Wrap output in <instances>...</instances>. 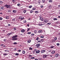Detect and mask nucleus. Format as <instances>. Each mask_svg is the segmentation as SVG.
Returning a JSON list of instances; mask_svg holds the SVG:
<instances>
[{
  "instance_id": "nucleus-1",
  "label": "nucleus",
  "mask_w": 60,
  "mask_h": 60,
  "mask_svg": "<svg viewBox=\"0 0 60 60\" xmlns=\"http://www.w3.org/2000/svg\"><path fill=\"white\" fill-rule=\"evenodd\" d=\"M18 37V36L17 35H15L14 36L12 37V38H13L12 40H13L14 41H17L18 40V38H16Z\"/></svg>"
},
{
  "instance_id": "nucleus-2",
  "label": "nucleus",
  "mask_w": 60,
  "mask_h": 60,
  "mask_svg": "<svg viewBox=\"0 0 60 60\" xmlns=\"http://www.w3.org/2000/svg\"><path fill=\"white\" fill-rule=\"evenodd\" d=\"M40 45H40V44H36V46H37V48H40Z\"/></svg>"
},
{
  "instance_id": "nucleus-3",
  "label": "nucleus",
  "mask_w": 60,
  "mask_h": 60,
  "mask_svg": "<svg viewBox=\"0 0 60 60\" xmlns=\"http://www.w3.org/2000/svg\"><path fill=\"white\" fill-rule=\"evenodd\" d=\"M45 51H46L45 50H41V53H44V52H45Z\"/></svg>"
},
{
  "instance_id": "nucleus-4",
  "label": "nucleus",
  "mask_w": 60,
  "mask_h": 60,
  "mask_svg": "<svg viewBox=\"0 0 60 60\" xmlns=\"http://www.w3.org/2000/svg\"><path fill=\"white\" fill-rule=\"evenodd\" d=\"M47 56H48L47 55H43V58H46V57H47Z\"/></svg>"
},
{
  "instance_id": "nucleus-5",
  "label": "nucleus",
  "mask_w": 60,
  "mask_h": 60,
  "mask_svg": "<svg viewBox=\"0 0 60 60\" xmlns=\"http://www.w3.org/2000/svg\"><path fill=\"white\" fill-rule=\"evenodd\" d=\"M60 56V55H59L58 53H57L55 55V56L56 57H57L58 56Z\"/></svg>"
},
{
  "instance_id": "nucleus-6",
  "label": "nucleus",
  "mask_w": 60,
  "mask_h": 60,
  "mask_svg": "<svg viewBox=\"0 0 60 60\" xmlns=\"http://www.w3.org/2000/svg\"><path fill=\"white\" fill-rule=\"evenodd\" d=\"M49 22V20H48L45 19L44 21V22L45 23H47V22Z\"/></svg>"
},
{
  "instance_id": "nucleus-7",
  "label": "nucleus",
  "mask_w": 60,
  "mask_h": 60,
  "mask_svg": "<svg viewBox=\"0 0 60 60\" xmlns=\"http://www.w3.org/2000/svg\"><path fill=\"white\" fill-rule=\"evenodd\" d=\"M5 6L7 8H10V5H5Z\"/></svg>"
},
{
  "instance_id": "nucleus-8",
  "label": "nucleus",
  "mask_w": 60,
  "mask_h": 60,
  "mask_svg": "<svg viewBox=\"0 0 60 60\" xmlns=\"http://www.w3.org/2000/svg\"><path fill=\"white\" fill-rule=\"evenodd\" d=\"M40 52V50H38V51H36V53H39Z\"/></svg>"
},
{
  "instance_id": "nucleus-9",
  "label": "nucleus",
  "mask_w": 60,
  "mask_h": 60,
  "mask_svg": "<svg viewBox=\"0 0 60 60\" xmlns=\"http://www.w3.org/2000/svg\"><path fill=\"white\" fill-rule=\"evenodd\" d=\"M19 19H21V20H23V19H24V18H22V17L21 16L19 18Z\"/></svg>"
},
{
  "instance_id": "nucleus-10",
  "label": "nucleus",
  "mask_w": 60,
  "mask_h": 60,
  "mask_svg": "<svg viewBox=\"0 0 60 60\" xmlns=\"http://www.w3.org/2000/svg\"><path fill=\"white\" fill-rule=\"evenodd\" d=\"M26 52L25 51H22V53L23 54H25V53Z\"/></svg>"
},
{
  "instance_id": "nucleus-11",
  "label": "nucleus",
  "mask_w": 60,
  "mask_h": 60,
  "mask_svg": "<svg viewBox=\"0 0 60 60\" xmlns=\"http://www.w3.org/2000/svg\"><path fill=\"white\" fill-rule=\"evenodd\" d=\"M21 31L22 33H24L25 32V30L24 29L22 30H21Z\"/></svg>"
},
{
  "instance_id": "nucleus-12",
  "label": "nucleus",
  "mask_w": 60,
  "mask_h": 60,
  "mask_svg": "<svg viewBox=\"0 0 60 60\" xmlns=\"http://www.w3.org/2000/svg\"><path fill=\"white\" fill-rule=\"evenodd\" d=\"M13 34V33H12V32H11L9 33L7 35H11V34Z\"/></svg>"
},
{
  "instance_id": "nucleus-13",
  "label": "nucleus",
  "mask_w": 60,
  "mask_h": 60,
  "mask_svg": "<svg viewBox=\"0 0 60 60\" xmlns=\"http://www.w3.org/2000/svg\"><path fill=\"white\" fill-rule=\"evenodd\" d=\"M55 53V51H53L52 52V54H54Z\"/></svg>"
},
{
  "instance_id": "nucleus-14",
  "label": "nucleus",
  "mask_w": 60,
  "mask_h": 60,
  "mask_svg": "<svg viewBox=\"0 0 60 60\" xmlns=\"http://www.w3.org/2000/svg\"><path fill=\"white\" fill-rule=\"evenodd\" d=\"M4 9V8L3 7H2L0 8V10H1V9L2 10H3V9Z\"/></svg>"
},
{
  "instance_id": "nucleus-15",
  "label": "nucleus",
  "mask_w": 60,
  "mask_h": 60,
  "mask_svg": "<svg viewBox=\"0 0 60 60\" xmlns=\"http://www.w3.org/2000/svg\"><path fill=\"white\" fill-rule=\"evenodd\" d=\"M40 19H41L42 21H43V18L42 17H41Z\"/></svg>"
},
{
  "instance_id": "nucleus-16",
  "label": "nucleus",
  "mask_w": 60,
  "mask_h": 60,
  "mask_svg": "<svg viewBox=\"0 0 60 60\" xmlns=\"http://www.w3.org/2000/svg\"><path fill=\"white\" fill-rule=\"evenodd\" d=\"M16 11H17L15 10H13L12 11L14 13H16Z\"/></svg>"
},
{
  "instance_id": "nucleus-17",
  "label": "nucleus",
  "mask_w": 60,
  "mask_h": 60,
  "mask_svg": "<svg viewBox=\"0 0 60 60\" xmlns=\"http://www.w3.org/2000/svg\"><path fill=\"white\" fill-rule=\"evenodd\" d=\"M30 58V59H35V57H32L31 58Z\"/></svg>"
},
{
  "instance_id": "nucleus-18",
  "label": "nucleus",
  "mask_w": 60,
  "mask_h": 60,
  "mask_svg": "<svg viewBox=\"0 0 60 60\" xmlns=\"http://www.w3.org/2000/svg\"><path fill=\"white\" fill-rule=\"evenodd\" d=\"M54 20H57V19L56 18H55L53 19Z\"/></svg>"
},
{
  "instance_id": "nucleus-19",
  "label": "nucleus",
  "mask_w": 60,
  "mask_h": 60,
  "mask_svg": "<svg viewBox=\"0 0 60 60\" xmlns=\"http://www.w3.org/2000/svg\"><path fill=\"white\" fill-rule=\"evenodd\" d=\"M54 48V46H51L50 47V49H53Z\"/></svg>"
},
{
  "instance_id": "nucleus-20",
  "label": "nucleus",
  "mask_w": 60,
  "mask_h": 60,
  "mask_svg": "<svg viewBox=\"0 0 60 60\" xmlns=\"http://www.w3.org/2000/svg\"><path fill=\"white\" fill-rule=\"evenodd\" d=\"M26 10H24L23 11V12L24 13H26Z\"/></svg>"
},
{
  "instance_id": "nucleus-21",
  "label": "nucleus",
  "mask_w": 60,
  "mask_h": 60,
  "mask_svg": "<svg viewBox=\"0 0 60 60\" xmlns=\"http://www.w3.org/2000/svg\"><path fill=\"white\" fill-rule=\"evenodd\" d=\"M31 40H28V43H30L31 42Z\"/></svg>"
},
{
  "instance_id": "nucleus-22",
  "label": "nucleus",
  "mask_w": 60,
  "mask_h": 60,
  "mask_svg": "<svg viewBox=\"0 0 60 60\" xmlns=\"http://www.w3.org/2000/svg\"><path fill=\"white\" fill-rule=\"evenodd\" d=\"M32 10H36V8H33L32 9Z\"/></svg>"
},
{
  "instance_id": "nucleus-23",
  "label": "nucleus",
  "mask_w": 60,
  "mask_h": 60,
  "mask_svg": "<svg viewBox=\"0 0 60 60\" xmlns=\"http://www.w3.org/2000/svg\"><path fill=\"white\" fill-rule=\"evenodd\" d=\"M15 55H16V56H19V54L18 53H15Z\"/></svg>"
},
{
  "instance_id": "nucleus-24",
  "label": "nucleus",
  "mask_w": 60,
  "mask_h": 60,
  "mask_svg": "<svg viewBox=\"0 0 60 60\" xmlns=\"http://www.w3.org/2000/svg\"><path fill=\"white\" fill-rule=\"evenodd\" d=\"M39 39H40L38 37H37L36 39V40H37V41H38V40H39Z\"/></svg>"
},
{
  "instance_id": "nucleus-25",
  "label": "nucleus",
  "mask_w": 60,
  "mask_h": 60,
  "mask_svg": "<svg viewBox=\"0 0 60 60\" xmlns=\"http://www.w3.org/2000/svg\"><path fill=\"white\" fill-rule=\"evenodd\" d=\"M29 57H30V58H31V57H33V56H32L31 55H30L29 56Z\"/></svg>"
},
{
  "instance_id": "nucleus-26",
  "label": "nucleus",
  "mask_w": 60,
  "mask_h": 60,
  "mask_svg": "<svg viewBox=\"0 0 60 60\" xmlns=\"http://www.w3.org/2000/svg\"><path fill=\"white\" fill-rule=\"evenodd\" d=\"M38 13L39 12L38 11H35V13Z\"/></svg>"
},
{
  "instance_id": "nucleus-27",
  "label": "nucleus",
  "mask_w": 60,
  "mask_h": 60,
  "mask_svg": "<svg viewBox=\"0 0 60 60\" xmlns=\"http://www.w3.org/2000/svg\"><path fill=\"white\" fill-rule=\"evenodd\" d=\"M52 0H49V2H50V3H52Z\"/></svg>"
},
{
  "instance_id": "nucleus-28",
  "label": "nucleus",
  "mask_w": 60,
  "mask_h": 60,
  "mask_svg": "<svg viewBox=\"0 0 60 60\" xmlns=\"http://www.w3.org/2000/svg\"><path fill=\"white\" fill-rule=\"evenodd\" d=\"M49 8H52V6H49Z\"/></svg>"
},
{
  "instance_id": "nucleus-29",
  "label": "nucleus",
  "mask_w": 60,
  "mask_h": 60,
  "mask_svg": "<svg viewBox=\"0 0 60 60\" xmlns=\"http://www.w3.org/2000/svg\"><path fill=\"white\" fill-rule=\"evenodd\" d=\"M9 18V17L8 16H7L6 17V19H8Z\"/></svg>"
},
{
  "instance_id": "nucleus-30",
  "label": "nucleus",
  "mask_w": 60,
  "mask_h": 60,
  "mask_svg": "<svg viewBox=\"0 0 60 60\" xmlns=\"http://www.w3.org/2000/svg\"><path fill=\"white\" fill-rule=\"evenodd\" d=\"M4 56H6L7 55V53H3Z\"/></svg>"
},
{
  "instance_id": "nucleus-31",
  "label": "nucleus",
  "mask_w": 60,
  "mask_h": 60,
  "mask_svg": "<svg viewBox=\"0 0 60 60\" xmlns=\"http://www.w3.org/2000/svg\"><path fill=\"white\" fill-rule=\"evenodd\" d=\"M52 42H55V40L53 39L52 40Z\"/></svg>"
},
{
  "instance_id": "nucleus-32",
  "label": "nucleus",
  "mask_w": 60,
  "mask_h": 60,
  "mask_svg": "<svg viewBox=\"0 0 60 60\" xmlns=\"http://www.w3.org/2000/svg\"><path fill=\"white\" fill-rule=\"evenodd\" d=\"M12 21H15V19H12Z\"/></svg>"
},
{
  "instance_id": "nucleus-33",
  "label": "nucleus",
  "mask_w": 60,
  "mask_h": 60,
  "mask_svg": "<svg viewBox=\"0 0 60 60\" xmlns=\"http://www.w3.org/2000/svg\"><path fill=\"white\" fill-rule=\"evenodd\" d=\"M47 25H51V23H47Z\"/></svg>"
},
{
  "instance_id": "nucleus-34",
  "label": "nucleus",
  "mask_w": 60,
  "mask_h": 60,
  "mask_svg": "<svg viewBox=\"0 0 60 60\" xmlns=\"http://www.w3.org/2000/svg\"><path fill=\"white\" fill-rule=\"evenodd\" d=\"M21 50H20V49H19V50H18V52H21Z\"/></svg>"
},
{
  "instance_id": "nucleus-35",
  "label": "nucleus",
  "mask_w": 60,
  "mask_h": 60,
  "mask_svg": "<svg viewBox=\"0 0 60 60\" xmlns=\"http://www.w3.org/2000/svg\"><path fill=\"white\" fill-rule=\"evenodd\" d=\"M32 6H30L29 7V8H32Z\"/></svg>"
},
{
  "instance_id": "nucleus-36",
  "label": "nucleus",
  "mask_w": 60,
  "mask_h": 60,
  "mask_svg": "<svg viewBox=\"0 0 60 60\" xmlns=\"http://www.w3.org/2000/svg\"><path fill=\"white\" fill-rule=\"evenodd\" d=\"M31 34V32H29L27 33V34Z\"/></svg>"
},
{
  "instance_id": "nucleus-37",
  "label": "nucleus",
  "mask_w": 60,
  "mask_h": 60,
  "mask_svg": "<svg viewBox=\"0 0 60 60\" xmlns=\"http://www.w3.org/2000/svg\"><path fill=\"white\" fill-rule=\"evenodd\" d=\"M40 37L41 38H44V36H41Z\"/></svg>"
},
{
  "instance_id": "nucleus-38",
  "label": "nucleus",
  "mask_w": 60,
  "mask_h": 60,
  "mask_svg": "<svg viewBox=\"0 0 60 60\" xmlns=\"http://www.w3.org/2000/svg\"><path fill=\"white\" fill-rule=\"evenodd\" d=\"M33 11L32 10H31L30 11V13H33Z\"/></svg>"
},
{
  "instance_id": "nucleus-39",
  "label": "nucleus",
  "mask_w": 60,
  "mask_h": 60,
  "mask_svg": "<svg viewBox=\"0 0 60 60\" xmlns=\"http://www.w3.org/2000/svg\"><path fill=\"white\" fill-rule=\"evenodd\" d=\"M14 30L15 31V30H16V28H14Z\"/></svg>"
},
{
  "instance_id": "nucleus-40",
  "label": "nucleus",
  "mask_w": 60,
  "mask_h": 60,
  "mask_svg": "<svg viewBox=\"0 0 60 60\" xmlns=\"http://www.w3.org/2000/svg\"><path fill=\"white\" fill-rule=\"evenodd\" d=\"M3 3V2L1 1H0V4H2Z\"/></svg>"
},
{
  "instance_id": "nucleus-41",
  "label": "nucleus",
  "mask_w": 60,
  "mask_h": 60,
  "mask_svg": "<svg viewBox=\"0 0 60 60\" xmlns=\"http://www.w3.org/2000/svg\"><path fill=\"white\" fill-rule=\"evenodd\" d=\"M56 45L57 46H59V45H60V44H59V43H57V44Z\"/></svg>"
},
{
  "instance_id": "nucleus-42",
  "label": "nucleus",
  "mask_w": 60,
  "mask_h": 60,
  "mask_svg": "<svg viewBox=\"0 0 60 60\" xmlns=\"http://www.w3.org/2000/svg\"><path fill=\"white\" fill-rule=\"evenodd\" d=\"M24 23H26V20H24Z\"/></svg>"
},
{
  "instance_id": "nucleus-43",
  "label": "nucleus",
  "mask_w": 60,
  "mask_h": 60,
  "mask_svg": "<svg viewBox=\"0 0 60 60\" xmlns=\"http://www.w3.org/2000/svg\"><path fill=\"white\" fill-rule=\"evenodd\" d=\"M54 40H57V38L56 37H55V38H54Z\"/></svg>"
},
{
  "instance_id": "nucleus-44",
  "label": "nucleus",
  "mask_w": 60,
  "mask_h": 60,
  "mask_svg": "<svg viewBox=\"0 0 60 60\" xmlns=\"http://www.w3.org/2000/svg\"><path fill=\"white\" fill-rule=\"evenodd\" d=\"M42 1L43 3H44V2H45V0H42Z\"/></svg>"
},
{
  "instance_id": "nucleus-45",
  "label": "nucleus",
  "mask_w": 60,
  "mask_h": 60,
  "mask_svg": "<svg viewBox=\"0 0 60 60\" xmlns=\"http://www.w3.org/2000/svg\"><path fill=\"white\" fill-rule=\"evenodd\" d=\"M14 44H17V43L16 42H15L14 43Z\"/></svg>"
},
{
  "instance_id": "nucleus-46",
  "label": "nucleus",
  "mask_w": 60,
  "mask_h": 60,
  "mask_svg": "<svg viewBox=\"0 0 60 60\" xmlns=\"http://www.w3.org/2000/svg\"><path fill=\"white\" fill-rule=\"evenodd\" d=\"M39 33H41V30H39L38 31Z\"/></svg>"
},
{
  "instance_id": "nucleus-47",
  "label": "nucleus",
  "mask_w": 60,
  "mask_h": 60,
  "mask_svg": "<svg viewBox=\"0 0 60 60\" xmlns=\"http://www.w3.org/2000/svg\"><path fill=\"white\" fill-rule=\"evenodd\" d=\"M8 11L9 12H11V10H8Z\"/></svg>"
},
{
  "instance_id": "nucleus-48",
  "label": "nucleus",
  "mask_w": 60,
  "mask_h": 60,
  "mask_svg": "<svg viewBox=\"0 0 60 60\" xmlns=\"http://www.w3.org/2000/svg\"><path fill=\"white\" fill-rule=\"evenodd\" d=\"M41 40L40 41H38V43H40V42H41Z\"/></svg>"
},
{
  "instance_id": "nucleus-49",
  "label": "nucleus",
  "mask_w": 60,
  "mask_h": 60,
  "mask_svg": "<svg viewBox=\"0 0 60 60\" xmlns=\"http://www.w3.org/2000/svg\"><path fill=\"white\" fill-rule=\"evenodd\" d=\"M29 49L32 50V49H32L31 48H29Z\"/></svg>"
},
{
  "instance_id": "nucleus-50",
  "label": "nucleus",
  "mask_w": 60,
  "mask_h": 60,
  "mask_svg": "<svg viewBox=\"0 0 60 60\" xmlns=\"http://www.w3.org/2000/svg\"><path fill=\"white\" fill-rule=\"evenodd\" d=\"M43 24H39V25L40 26H42V25H43Z\"/></svg>"
},
{
  "instance_id": "nucleus-51",
  "label": "nucleus",
  "mask_w": 60,
  "mask_h": 60,
  "mask_svg": "<svg viewBox=\"0 0 60 60\" xmlns=\"http://www.w3.org/2000/svg\"><path fill=\"white\" fill-rule=\"evenodd\" d=\"M31 35H32V36H34V34H31Z\"/></svg>"
},
{
  "instance_id": "nucleus-52",
  "label": "nucleus",
  "mask_w": 60,
  "mask_h": 60,
  "mask_svg": "<svg viewBox=\"0 0 60 60\" xmlns=\"http://www.w3.org/2000/svg\"><path fill=\"white\" fill-rule=\"evenodd\" d=\"M35 51H37V50L36 49H34V52H35Z\"/></svg>"
},
{
  "instance_id": "nucleus-53",
  "label": "nucleus",
  "mask_w": 60,
  "mask_h": 60,
  "mask_svg": "<svg viewBox=\"0 0 60 60\" xmlns=\"http://www.w3.org/2000/svg\"><path fill=\"white\" fill-rule=\"evenodd\" d=\"M2 19H3V18H2L1 17L0 18V20H2Z\"/></svg>"
},
{
  "instance_id": "nucleus-54",
  "label": "nucleus",
  "mask_w": 60,
  "mask_h": 60,
  "mask_svg": "<svg viewBox=\"0 0 60 60\" xmlns=\"http://www.w3.org/2000/svg\"><path fill=\"white\" fill-rule=\"evenodd\" d=\"M30 30V29L29 28V29H28V30H27V31H28Z\"/></svg>"
},
{
  "instance_id": "nucleus-55",
  "label": "nucleus",
  "mask_w": 60,
  "mask_h": 60,
  "mask_svg": "<svg viewBox=\"0 0 60 60\" xmlns=\"http://www.w3.org/2000/svg\"><path fill=\"white\" fill-rule=\"evenodd\" d=\"M6 41V39H4V41Z\"/></svg>"
},
{
  "instance_id": "nucleus-56",
  "label": "nucleus",
  "mask_w": 60,
  "mask_h": 60,
  "mask_svg": "<svg viewBox=\"0 0 60 60\" xmlns=\"http://www.w3.org/2000/svg\"><path fill=\"white\" fill-rule=\"evenodd\" d=\"M20 5V4H17V6H19Z\"/></svg>"
},
{
  "instance_id": "nucleus-57",
  "label": "nucleus",
  "mask_w": 60,
  "mask_h": 60,
  "mask_svg": "<svg viewBox=\"0 0 60 60\" xmlns=\"http://www.w3.org/2000/svg\"><path fill=\"white\" fill-rule=\"evenodd\" d=\"M27 26H29V24H27Z\"/></svg>"
},
{
  "instance_id": "nucleus-58",
  "label": "nucleus",
  "mask_w": 60,
  "mask_h": 60,
  "mask_svg": "<svg viewBox=\"0 0 60 60\" xmlns=\"http://www.w3.org/2000/svg\"><path fill=\"white\" fill-rule=\"evenodd\" d=\"M41 8H42V7H43V6H42V5H41Z\"/></svg>"
},
{
  "instance_id": "nucleus-59",
  "label": "nucleus",
  "mask_w": 60,
  "mask_h": 60,
  "mask_svg": "<svg viewBox=\"0 0 60 60\" xmlns=\"http://www.w3.org/2000/svg\"><path fill=\"white\" fill-rule=\"evenodd\" d=\"M8 26H11V24H8Z\"/></svg>"
},
{
  "instance_id": "nucleus-60",
  "label": "nucleus",
  "mask_w": 60,
  "mask_h": 60,
  "mask_svg": "<svg viewBox=\"0 0 60 60\" xmlns=\"http://www.w3.org/2000/svg\"><path fill=\"white\" fill-rule=\"evenodd\" d=\"M15 1L14 0H13L12 1V2H14Z\"/></svg>"
},
{
  "instance_id": "nucleus-61",
  "label": "nucleus",
  "mask_w": 60,
  "mask_h": 60,
  "mask_svg": "<svg viewBox=\"0 0 60 60\" xmlns=\"http://www.w3.org/2000/svg\"><path fill=\"white\" fill-rule=\"evenodd\" d=\"M58 7H60V5L58 6Z\"/></svg>"
},
{
  "instance_id": "nucleus-62",
  "label": "nucleus",
  "mask_w": 60,
  "mask_h": 60,
  "mask_svg": "<svg viewBox=\"0 0 60 60\" xmlns=\"http://www.w3.org/2000/svg\"><path fill=\"white\" fill-rule=\"evenodd\" d=\"M1 46H3L4 45V44H2L1 45Z\"/></svg>"
},
{
  "instance_id": "nucleus-63",
  "label": "nucleus",
  "mask_w": 60,
  "mask_h": 60,
  "mask_svg": "<svg viewBox=\"0 0 60 60\" xmlns=\"http://www.w3.org/2000/svg\"><path fill=\"white\" fill-rule=\"evenodd\" d=\"M35 60H39L36 59H35Z\"/></svg>"
},
{
  "instance_id": "nucleus-64",
  "label": "nucleus",
  "mask_w": 60,
  "mask_h": 60,
  "mask_svg": "<svg viewBox=\"0 0 60 60\" xmlns=\"http://www.w3.org/2000/svg\"><path fill=\"white\" fill-rule=\"evenodd\" d=\"M58 18H60V16H59L58 17Z\"/></svg>"
}]
</instances>
